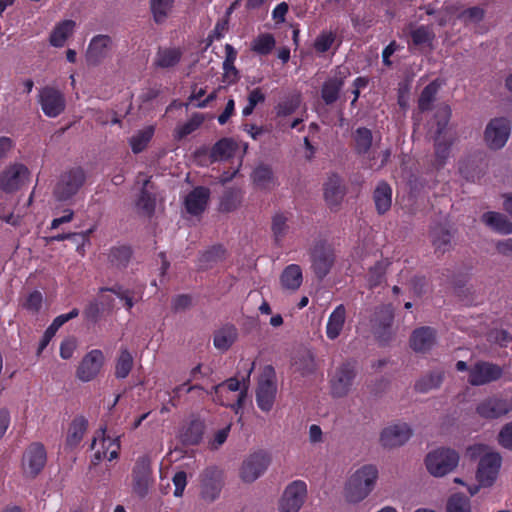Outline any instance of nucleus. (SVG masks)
<instances>
[{"label": "nucleus", "mask_w": 512, "mask_h": 512, "mask_svg": "<svg viewBox=\"0 0 512 512\" xmlns=\"http://www.w3.org/2000/svg\"><path fill=\"white\" fill-rule=\"evenodd\" d=\"M354 152L361 157H366V167L375 171L382 169L391 156L390 149L377 151L373 149V134L366 127H358L352 133Z\"/></svg>", "instance_id": "1"}, {"label": "nucleus", "mask_w": 512, "mask_h": 512, "mask_svg": "<svg viewBox=\"0 0 512 512\" xmlns=\"http://www.w3.org/2000/svg\"><path fill=\"white\" fill-rule=\"evenodd\" d=\"M378 479V469L373 464H366L357 469L347 481L345 497L350 503H359L374 489Z\"/></svg>", "instance_id": "2"}, {"label": "nucleus", "mask_w": 512, "mask_h": 512, "mask_svg": "<svg viewBox=\"0 0 512 512\" xmlns=\"http://www.w3.org/2000/svg\"><path fill=\"white\" fill-rule=\"evenodd\" d=\"M471 458H479L476 479L482 487L491 486L497 478L501 467V456L484 445L469 448Z\"/></svg>", "instance_id": "3"}, {"label": "nucleus", "mask_w": 512, "mask_h": 512, "mask_svg": "<svg viewBox=\"0 0 512 512\" xmlns=\"http://www.w3.org/2000/svg\"><path fill=\"white\" fill-rule=\"evenodd\" d=\"M308 254L312 272L319 281H322L331 272L336 262L334 245L326 239H317L309 248Z\"/></svg>", "instance_id": "4"}, {"label": "nucleus", "mask_w": 512, "mask_h": 512, "mask_svg": "<svg viewBox=\"0 0 512 512\" xmlns=\"http://www.w3.org/2000/svg\"><path fill=\"white\" fill-rule=\"evenodd\" d=\"M358 375V362L354 359H348L338 365L330 375L329 386L330 393L334 398H343L347 396Z\"/></svg>", "instance_id": "5"}, {"label": "nucleus", "mask_w": 512, "mask_h": 512, "mask_svg": "<svg viewBox=\"0 0 512 512\" xmlns=\"http://www.w3.org/2000/svg\"><path fill=\"white\" fill-rule=\"evenodd\" d=\"M459 463V454L450 448H438L429 452L424 464L427 471L434 477H443L452 472Z\"/></svg>", "instance_id": "6"}, {"label": "nucleus", "mask_w": 512, "mask_h": 512, "mask_svg": "<svg viewBox=\"0 0 512 512\" xmlns=\"http://www.w3.org/2000/svg\"><path fill=\"white\" fill-rule=\"evenodd\" d=\"M277 394L276 372L273 366L266 365L256 388V403L263 412H270L274 406Z\"/></svg>", "instance_id": "7"}, {"label": "nucleus", "mask_w": 512, "mask_h": 512, "mask_svg": "<svg viewBox=\"0 0 512 512\" xmlns=\"http://www.w3.org/2000/svg\"><path fill=\"white\" fill-rule=\"evenodd\" d=\"M394 312L390 305L377 307L371 318L372 332L380 345L388 344L394 335Z\"/></svg>", "instance_id": "8"}, {"label": "nucleus", "mask_w": 512, "mask_h": 512, "mask_svg": "<svg viewBox=\"0 0 512 512\" xmlns=\"http://www.w3.org/2000/svg\"><path fill=\"white\" fill-rule=\"evenodd\" d=\"M86 179L84 170L75 167L65 172L54 189V196L58 201L71 199L83 186Z\"/></svg>", "instance_id": "9"}, {"label": "nucleus", "mask_w": 512, "mask_h": 512, "mask_svg": "<svg viewBox=\"0 0 512 512\" xmlns=\"http://www.w3.org/2000/svg\"><path fill=\"white\" fill-rule=\"evenodd\" d=\"M154 482L151 460L148 456L137 458L132 469V487L135 494L144 498Z\"/></svg>", "instance_id": "10"}, {"label": "nucleus", "mask_w": 512, "mask_h": 512, "mask_svg": "<svg viewBox=\"0 0 512 512\" xmlns=\"http://www.w3.org/2000/svg\"><path fill=\"white\" fill-rule=\"evenodd\" d=\"M30 175L31 172L26 165L10 164L0 173V190L5 193H14L25 185Z\"/></svg>", "instance_id": "11"}, {"label": "nucleus", "mask_w": 512, "mask_h": 512, "mask_svg": "<svg viewBox=\"0 0 512 512\" xmlns=\"http://www.w3.org/2000/svg\"><path fill=\"white\" fill-rule=\"evenodd\" d=\"M224 486V477L222 470L217 467H207L201 474L200 496L205 502L212 503L216 501Z\"/></svg>", "instance_id": "12"}, {"label": "nucleus", "mask_w": 512, "mask_h": 512, "mask_svg": "<svg viewBox=\"0 0 512 512\" xmlns=\"http://www.w3.org/2000/svg\"><path fill=\"white\" fill-rule=\"evenodd\" d=\"M38 102L43 113L50 118L58 117L66 107L64 94L52 86H45L39 90Z\"/></svg>", "instance_id": "13"}, {"label": "nucleus", "mask_w": 512, "mask_h": 512, "mask_svg": "<svg viewBox=\"0 0 512 512\" xmlns=\"http://www.w3.org/2000/svg\"><path fill=\"white\" fill-rule=\"evenodd\" d=\"M46 462L47 452L44 445L40 442H33L23 454L22 468L27 476L35 478L43 470Z\"/></svg>", "instance_id": "14"}, {"label": "nucleus", "mask_w": 512, "mask_h": 512, "mask_svg": "<svg viewBox=\"0 0 512 512\" xmlns=\"http://www.w3.org/2000/svg\"><path fill=\"white\" fill-rule=\"evenodd\" d=\"M307 496V485L302 480H296L290 483L279 503L280 512H298L304 504Z\"/></svg>", "instance_id": "15"}, {"label": "nucleus", "mask_w": 512, "mask_h": 512, "mask_svg": "<svg viewBox=\"0 0 512 512\" xmlns=\"http://www.w3.org/2000/svg\"><path fill=\"white\" fill-rule=\"evenodd\" d=\"M105 357L100 349H93L86 353L80 361L76 376L82 382L94 380L104 365Z\"/></svg>", "instance_id": "16"}, {"label": "nucleus", "mask_w": 512, "mask_h": 512, "mask_svg": "<svg viewBox=\"0 0 512 512\" xmlns=\"http://www.w3.org/2000/svg\"><path fill=\"white\" fill-rule=\"evenodd\" d=\"M510 122L505 118L492 119L486 126L484 140L493 150L501 149L510 135Z\"/></svg>", "instance_id": "17"}, {"label": "nucleus", "mask_w": 512, "mask_h": 512, "mask_svg": "<svg viewBox=\"0 0 512 512\" xmlns=\"http://www.w3.org/2000/svg\"><path fill=\"white\" fill-rule=\"evenodd\" d=\"M457 229L449 223L437 224L431 230L432 244L435 252L444 255L456 245Z\"/></svg>", "instance_id": "18"}, {"label": "nucleus", "mask_w": 512, "mask_h": 512, "mask_svg": "<svg viewBox=\"0 0 512 512\" xmlns=\"http://www.w3.org/2000/svg\"><path fill=\"white\" fill-rule=\"evenodd\" d=\"M270 463L269 455L264 451L252 453L242 464L241 478L244 482L251 483L259 478Z\"/></svg>", "instance_id": "19"}, {"label": "nucleus", "mask_w": 512, "mask_h": 512, "mask_svg": "<svg viewBox=\"0 0 512 512\" xmlns=\"http://www.w3.org/2000/svg\"><path fill=\"white\" fill-rule=\"evenodd\" d=\"M502 376V368L496 364L478 361L469 369L468 382L473 386H481L498 380Z\"/></svg>", "instance_id": "20"}, {"label": "nucleus", "mask_w": 512, "mask_h": 512, "mask_svg": "<svg viewBox=\"0 0 512 512\" xmlns=\"http://www.w3.org/2000/svg\"><path fill=\"white\" fill-rule=\"evenodd\" d=\"M349 75L347 68L337 67L333 75L328 77L321 87V98L326 105L334 104L340 96V92L345 84V80Z\"/></svg>", "instance_id": "21"}, {"label": "nucleus", "mask_w": 512, "mask_h": 512, "mask_svg": "<svg viewBox=\"0 0 512 512\" xmlns=\"http://www.w3.org/2000/svg\"><path fill=\"white\" fill-rule=\"evenodd\" d=\"M512 410V402L508 399L493 395L483 399L477 406V413L485 419H497Z\"/></svg>", "instance_id": "22"}, {"label": "nucleus", "mask_w": 512, "mask_h": 512, "mask_svg": "<svg viewBox=\"0 0 512 512\" xmlns=\"http://www.w3.org/2000/svg\"><path fill=\"white\" fill-rule=\"evenodd\" d=\"M452 108L446 103H441L433 115L431 121V132L433 136H452L451 132L455 128L451 122Z\"/></svg>", "instance_id": "23"}, {"label": "nucleus", "mask_w": 512, "mask_h": 512, "mask_svg": "<svg viewBox=\"0 0 512 512\" xmlns=\"http://www.w3.org/2000/svg\"><path fill=\"white\" fill-rule=\"evenodd\" d=\"M112 46V38L108 35L94 36L86 52V60L89 65L100 64L108 55Z\"/></svg>", "instance_id": "24"}, {"label": "nucleus", "mask_w": 512, "mask_h": 512, "mask_svg": "<svg viewBox=\"0 0 512 512\" xmlns=\"http://www.w3.org/2000/svg\"><path fill=\"white\" fill-rule=\"evenodd\" d=\"M346 194L341 177L331 174L324 184V199L331 210H337Z\"/></svg>", "instance_id": "25"}, {"label": "nucleus", "mask_w": 512, "mask_h": 512, "mask_svg": "<svg viewBox=\"0 0 512 512\" xmlns=\"http://www.w3.org/2000/svg\"><path fill=\"white\" fill-rule=\"evenodd\" d=\"M412 435L406 423L394 424L381 432L380 441L384 447L393 448L403 445Z\"/></svg>", "instance_id": "26"}, {"label": "nucleus", "mask_w": 512, "mask_h": 512, "mask_svg": "<svg viewBox=\"0 0 512 512\" xmlns=\"http://www.w3.org/2000/svg\"><path fill=\"white\" fill-rule=\"evenodd\" d=\"M88 425V420L83 415H78L72 419L65 439L66 451H74L79 447L87 432Z\"/></svg>", "instance_id": "27"}, {"label": "nucleus", "mask_w": 512, "mask_h": 512, "mask_svg": "<svg viewBox=\"0 0 512 512\" xmlns=\"http://www.w3.org/2000/svg\"><path fill=\"white\" fill-rule=\"evenodd\" d=\"M210 198V190L205 186L195 187L185 198L186 211L194 216L202 214L208 204Z\"/></svg>", "instance_id": "28"}, {"label": "nucleus", "mask_w": 512, "mask_h": 512, "mask_svg": "<svg viewBox=\"0 0 512 512\" xmlns=\"http://www.w3.org/2000/svg\"><path fill=\"white\" fill-rule=\"evenodd\" d=\"M204 431V421L196 418L183 425L179 437L184 445H198L203 439Z\"/></svg>", "instance_id": "29"}, {"label": "nucleus", "mask_w": 512, "mask_h": 512, "mask_svg": "<svg viewBox=\"0 0 512 512\" xmlns=\"http://www.w3.org/2000/svg\"><path fill=\"white\" fill-rule=\"evenodd\" d=\"M373 201L379 215L387 213L392 205V187L384 180L379 181L373 191Z\"/></svg>", "instance_id": "30"}, {"label": "nucleus", "mask_w": 512, "mask_h": 512, "mask_svg": "<svg viewBox=\"0 0 512 512\" xmlns=\"http://www.w3.org/2000/svg\"><path fill=\"white\" fill-rule=\"evenodd\" d=\"M346 322V308L343 304H339L331 312L326 324V336L330 340L337 339L344 328Z\"/></svg>", "instance_id": "31"}, {"label": "nucleus", "mask_w": 512, "mask_h": 512, "mask_svg": "<svg viewBox=\"0 0 512 512\" xmlns=\"http://www.w3.org/2000/svg\"><path fill=\"white\" fill-rule=\"evenodd\" d=\"M237 143L228 137L218 140L210 150L211 162L223 161L232 158L237 150Z\"/></svg>", "instance_id": "32"}, {"label": "nucleus", "mask_w": 512, "mask_h": 512, "mask_svg": "<svg viewBox=\"0 0 512 512\" xmlns=\"http://www.w3.org/2000/svg\"><path fill=\"white\" fill-rule=\"evenodd\" d=\"M183 50L181 48H159L154 64L160 68H172L175 67L182 59Z\"/></svg>", "instance_id": "33"}, {"label": "nucleus", "mask_w": 512, "mask_h": 512, "mask_svg": "<svg viewBox=\"0 0 512 512\" xmlns=\"http://www.w3.org/2000/svg\"><path fill=\"white\" fill-rule=\"evenodd\" d=\"M76 23L73 20H63L59 22L52 30L49 42L53 47L61 48L65 45L66 40L72 35Z\"/></svg>", "instance_id": "34"}, {"label": "nucleus", "mask_w": 512, "mask_h": 512, "mask_svg": "<svg viewBox=\"0 0 512 512\" xmlns=\"http://www.w3.org/2000/svg\"><path fill=\"white\" fill-rule=\"evenodd\" d=\"M102 450H97L94 453L92 463L97 465L103 459L112 461L118 458L120 450V440L118 438L112 439L110 437H102Z\"/></svg>", "instance_id": "35"}, {"label": "nucleus", "mask_w": 512, "mask_h": 512, "mask_svg": "<svg viewBox=\"0 0 512 512\" xmlns=\"http://www.w3.org/2000/svg\"><path fill=\"white\" fill-rule=\"evenodd\" d=\"M238 330L233 324H227L214 335V346L222 351L228 350L237 340Z\"/></svg>", "instance_id": "36"}, {"label": "nucleus", "mask_w": 512, "mask_h": 512, "mask_svg": "<svg viewBox=\"0 0 512 512\" xmlns=\"http://www.w3.org/2000/svg\"><path fill=\"white\" fill-rule=\"evenodd\" d=\"M225 249L222 245H214L200 254L198 258V268L208 270L225 258Z\"/></svg>", "instance_id": "37"}, {"label": "nucleus", "mask_w": 512, "mask_h": 512, "mask_svg": "<svg viewBox=\"0 0 512 512\" xmlns=\"http://www.w3.org/2000/svg\"><path fill=\"white\" fill-rule=\"evenodd\" d=\"M302 269L297 264L288 265L280 276V281L285 289L297 290L302 284Z\"/></svg>", "instance_id": "38"}, {"label": "nucleus", "mask_w": 512, "mask_h": 512, "mask_svg": "<svg viewBox=\"0 0 512 512\" xmlns=\"http://www.w3.org/2000/svg\"><path fill=\"white\" fill-rule=\"evenodd\" d=\"M252 180L262 190H268L275 185L272 168L265 164H261L253 170Z\"/></svg>", "instance_id": "39"}, {"label": "nucleus", "mask_w": 512, "mask_h": 512, "mask_svg": "<svg viewBox=\"0 0 512 512\" xmlns=\"http://www.w3.org/2000/svg\"><path fill=\"white\" fill-rule=\"evenodd\" d=\"M481 220L488 227L503 233L509 234L512 232V223L506 217L497 212H486L482 215Z\"/></svg>", "instance_id": "40"}, {"label": "nucleus", "mask_w": 512, "mask_h": 512, "mask_svg": "<svg viewBox=\"0 0 512 512\" xmlns=\"http://www.w3.org/2000/svg\"><path fill=\"white\" fill-rule=\"evenodd\" d=\"M276 40L271 33H261L251 43V50L260 56L269 55L275 48Z\"/></svg>", "instance_id": "41"}, {"label": "nucleus", "mask_w": 512, "mask_h": 512, "mask_svg": "<svg viewBox=\"0 0 512 512\" xmlns=\"http://www.w3.org/2000/svg\"><path fill=\"white\" fill-rule=\"evenodd\" d=\"M132 249L127 245L115 246L110 249L108 259L117 268H126L132 257Z\"/></svg>", "instance_id": "42"}, {"label": "nucleus", "mask_w": 512, "mask_h": 512, "mask_svg": "<svg viewBox=\"0 0 512 512\" xmlns=\"http://www.w3.org/2000/svg\"><path fill=\"white\" fill-rule=\"evenodd\" d=\"M153 135V126H148L134 134L129 140L132 152L134 154H139L144 151L151 141Z\"/></svg>", "instance_id": "43"}, {"label": "nucleus", "mask_w": 512, "mask_h": 512, "mask_svg": "<svg viewBox=\"0 0 512 512\" xmlns=\"http://www.w3.org/2000/svg\"><path fill=\"white\" fill-rule=\"evenodd\" d=\"M133 356L127 348H121L115 364V377L125 379L133 368Z\"/></svg>", "instance_id": "44"}, {"label": "nucleus", "mask_w": 512, "mask_h": 512, "mask_svg": "<svg viewBox=\"0 0 512 512\" xmlns=\"http://www.w3.org/2000/svg\"><path fill=\"white\" fill-rule=\"evenodd\" d=\"M442 86V82L434 80L428 84L421 92L418 98V109L421 111L428 110L431 104L435 101L436 95Z\"/></svg>", "instance_id": "45"}, {"label": "nucleus", "mask_w": 512, "mask_h": 512, "mask_svg": "<svg viewBox=\"0 0 512 512\" xmlns=\"http://www.w3.org/2000/svg\"><path fill=\"white\" fill-rule=\"evenodd\" d=\"M203 122L204 116L201 113H194L187 122L177 126L175 129V138L181 140L187 137L196 131Z\"/></svg>", "instance_id": "46"}, {"label": "nucleus", "mask_w": 512, "mask_h": 512, "mask_svg": "<svg viewBox=\"0 0 512 512\" xmlns=\"http://www.w3.org/2000/svg\"><path fill=\"white\" fill-rule=\"evenodd\" d=\"M336 32L332 30H322L313 43L316 53L324 54L329 51L336 42Z\"/></svg>", "instance_id": "47"}, {"label": "nucleus", "mask_w": 512, "mask_h": 512, "mask_svg": "<svg viewBox=\"0 0 512 512\" xmlns=\"http://www.w3.org/2000/svg\"><path fill=\"white\" fill-rule=\"evenodd\" d=\"M173 3L174 0H150L151 12L157 24H161L166 20Z\"/></svg>", "instance_id": "48"}, {"label": "nucleus", "mask_w": 512, "mask_h": 512, "mask_svg": "<svg viewBox=\"0 0 512 512\" xmlns=\"http://www.w3.org/2000/svg\"><path fill=\"white\" fill-rule=\"evenodd\" d=\"M436 344V332L431 327L418 328V353L428 352Z\"/></svg>", "instance_id": "49"}, {"label": "nucleus", "mask_w": 512, "mask_h": 512, "mask_svg": "<svg viewBox=\"0 0 512 512\" xmlns=\"http://www.w3.org/2000/svg\"><path fill=\"white\" fill-rule=\"evenodd\" d=\"M435 142V155L440 164H443L449 157L450 149L453 144L452 136H433Z\"/></svg>", "instance_id": "50"}, {"label": "nucleus", "mask_w": 512, "mask_h": 512, "mask_svg": "<svg viewBox=\"0 0 512 512\" xmlns=\"http://www.w3.org/2000/svg\"><path fill=\"white\" fill-rule=\"evenodd\" d=\"M301 103L300 95H292L279 102L275 107L278 117H286L292 115L299 108Z\"/></svg>", "instance_id": "51"}, {"label": "nucleus", "mask_w": 512, "mask_h": 512, "mask_svg": "<svg viewBox=\"0 0 512 512\" xmlns=\"http://www.w3.org/2000/svg\"><path fill=\"white\" fill-rule=\"evenodd\" d=\"M149 182V179L145 180L137 200V207L143 210L147 215H151L154 212L156 204L155 197L146 189Z\"/></svg>", "instance_id": "52"}, {"label": "nucleus", "mask_w": 512, "mask_h": 512, "mask_svg": "<svg viewBox=\"0 0 512 512\" xmlns=\"http://www.w3.org/2000/svg\"><path fill=\"white\" fill-rule=\"evenodd\" d=\"M241 202V196L237 190H227L221 197L219 209L221 212L234 211Z\"/></svg>", "instance_id": "53"}, {"label": "nucleus", "mask_w": 512, "mask_h": 512, "mask_svg": "<svg viewBox=\"0 0 512 512\" xmlns=\"http://www.w3.org/2000/svg\"><path fill=\"white\" fill-rule=\"evenodd\" d=\"M288 218L283 213H277L272 218V225L271 229L273 232V236L275 239V242L277 244H280V242L285 237L288 225H287Z\"/></svg>", "instance_id": "54"}, {"label": "nucleus", "mask_w": 512, "mask_h": 512, "mask_svg": "<svg viewBox=\"0 0 512 512\" xmlns=\"http://www.w3.org/2000/svg\"><path fill=\"white\" fill-rule=\"evenodd\" d=\"M413 77L408 76L402 80L398 85V104L402 110H407L409 107V96L412 88Z\"/></svg>", "instance_id": "55"}, {"label": "nucleus", "mask_w": 512, "mask_h": 512, "mask_svg": "<svg viewBox=\"0 0 512 512\" xmlns=\"http://www.w3.org/2000/svg\"><path fill=\"white\" fill-rule=\"evenodd\" d=\"M43 304V295L40 291L34 290L28 294L22 306L27 311L36 314L40 311Z\"/></svg>", "instance_id": "56"}, {"label": "nucleus", "mask_w": 512, "mask_h": 512, "mask_svg": "<svg viewBox=\"0 0 512 512\" xmlns=\"http://www.w3.org/2000/svg\"><path fill=\"white\" fill-rule=\"evenodd\" d=\"M442 380L443 372L433 371L422 379L420 390L426 392L431 389L438 388L442 383Z\"/></svg>", "instance_id": "57"}, {"label": "nucleus", "mask_w": 512, "mask_h": 512, "mask_svg": "<svg viewBox=\"0 0 512 512\" xmlns=\"http://www.w3.org/2000/svg\"><path fill=\"white\" fill-rule=\"evenodd\" d=\"M448 512H470L469 501L461 495H454L447 505Z\"/></svg>", "instance_id": "58"}, {"label": "nucleus", "mask_w": 512, "mask_h": 512, "mask_svg": "<svg viewBox=\"0 0 512 512\" xmlns=\"http://www.w3.org/2000/svg\"><path fill=\"white\" fill-rule=\"evenodd\" d=\"M459 17L465 23H478L484 17V10L480 7H471L464 10Z\"/></svg>", "instance_id": "59"}, {"label": "nucleus", "mask_w": 512, "mask_h": 512, "mask_svg": "<svg viewBox=\"0 0 512 512\" xmlns=\"http://www.w3.org/2000/svg\"><path fill=\"white\" fill-rule=\"evenodd\" d=\"M498 442L502 447L512 450V421L501 428Z\"/></svg>", "instance_id": "60"}, {"label": "nucleus", "mask_w": 512, "mask_h": 512, "mask_svg": "<svg viewBox=\"0 0 512 512\" xmlns=\"http://www.w3.org/2000/svg\"><path fill=\"white\" fill-rule=\"evenodd\" d=\"M172 482L175 486L174 496L181 497L187 485V474L185 471H178L174 474Z\"/></svg>", "instance_id": "61"}, {"label": "nucleus", "mask_w": 512, "mask_h": 512, "mask_svg": "<svg viewBox=\"0 0 512 512\" xmlns=\"http://www.w3.org/2000/svg\"><path fill=\"white\" fill-rule=\"evenodd\" d=\"M100 313V304L97 300L89 302L83 311L85 319L93 323H96L98 321Z\"/></svg>", "instance_id": "62"}, {"label": "nucleus", "mask_w": 512, "mask_h": 512, "mask_svg": "<svg viewBox=\"0 0 512 512\" xmlns=\"http://www.w3.org/2000/svg\"><path fill=\"white\" fill-rule=\"evenodd\" d=\"M77 343L74 337L64 339L60 344V357L68 360L73 356Z\"/></svg>", "instance_id": "63"}, {"label": "nucleus", "mask_w": 512, "mask_h": 512, "mask_svg": "<svg viewBox=\"0 0 512 512\" xmlns=\"http://www.w3.org/2000/svg\"><path fill=\"white\" fill-rule=\"evenodd\" d=\"M230 430H231V424L218 430L215 433L213 439L209 443L210 447L212 449H218L221 445H223L229 436Z\"/></svg>", "instance_id": "64"}]
</instances>
